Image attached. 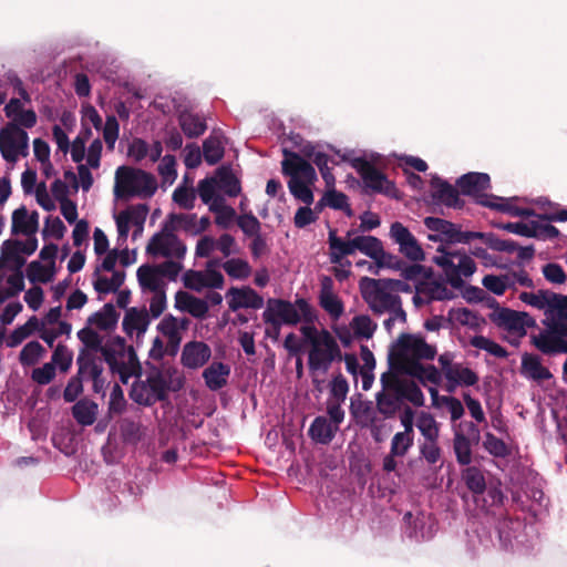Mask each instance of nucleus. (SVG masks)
Wrapping results in <instances>:
<instances>
[{"instance_id": "nucleus-9", "label": "nucleus", "mask_w": 567, "mask_h": 567, "mask_svg": "<svg viewBox=\"0 0 567 567\" xmlns=\"http://www.w3.org/2000/svg\"><path fill=\"white\" fill-rule=\"evenodd\" d=\"M29 151L28 133L17 124L8 123L0 130V153L8 163H16Z\"/></svg>"}, {"instance_id": "nucleus-55", "label": "nucleus", "mask_w": 567, "mask_h": 567, "mask_svg": "<svg viewBox=\"0 0 567 567\" xmlns=\"http://www.w3.org/2000/svg\"><path fill=\"white\" fill-rule=\"evenodd\" d=\"M51 363L65 373L70 370L73 362V352L63 343H59L52 353Z\"/></svg>"}, {"instance_id": "nucleus-2", "label": "nucleus", "mask_w": 567, "mask_h": 567, "mask_svg": "<svg viewBox=\"0 0 567 567\" xmlns=\"http://www.w3.org/2000/svg\"><path fill=\"white\" fill-rule=\"evenodd\" d=\"M284 159L281 162V172L289 176L288 188L291 195L306 205L313 203V193L310 188L317 181V173L313 166L300 154L284 148Z\"/></svg>"}, {"instance_id": "nucleus-11", "label": "nucleus", "mask_w": 567, "mask_h": 567, "mask_svg": "<svg viewBox=\"0 0 567 567\" xmlns=\"http://www.w3.org/2000/svg\"><path fill=\"white\" fill-rule=\"evenodd\" d=\"M175 226L166 223L161 233L155 234L147 244L146 251L152 256L183 258L186 246L174 234Z\"/></svg>"}, {"instance_id": "nucleus-30", "label": "nucleus", "mask_w": 567, "mask_h": 567, "mask_svg": "<svg viewBox=\"0 0 567 567\" xmlns=\"http://www.w3.org/2000/svg\"><path fill=\"white\" fill-rule=\"evenodd\" d=\"M150 322V315L145 308L140 310L133 307L126 310L122 327L127 336H132L134 331L140 336L146 332Z\"/></svg>"}, {"instance_id": "nucleus-34", "label": "nucleus", "mask_w": 567, "mask_h": 567, "mask_svg": "<svg viewBox=\"0 0 567 567\" xmlns=\"http://www.w3.org/2000/svg\"><path fill=\"white\" fill-rule=\"evenodd\" d=\"M99 405L89 399H81L72 406L74 420L82 426L92 425L97 415Z\"/></svg>"}, {"instance_id": "nucleus-7", "label": "nucleus", "mask_w": 567, "mask_h": 567, "mask_svg": "<svg viewBox=\"0 0 567 567\" xmlns=\"http://www.w3.org/2000/svg\"><path fill=\"white\" fill-rule=\"evenodd\" d=\"M389 289L385 280L369 277H363L360 280L362 298L375 315L386 312L395 303L398 305L400 296L391 293Z\"/></svg>"}, {"instance_id": "nucleus-53", "label": "nucleus", "mask_w": 567, "mask_h": 567, "mask_svg": "<svg viewBox=\"0 0 567 567\" xmlns=\"http://www.w3.org/2000/svg\"><path fill=\"white\" fill-rule=\"evenodd\" d=\"M470 344L474 348L485 350L489 354L496 357V358H506L508 355L507 350L499 346L498 343L494 342L493 340L484 337V336H474L470 340Z\"/></svg>"}, {"instance_id": "nucleus-14", "label": "nucleus", "mask_w": 567, "mask_h": 567, "mask_svg": "<svg viewBox=\"0 0 567 567\" xmlns=\"http://www.w3.org/2000/svg\"><path fill=\"white\" fill-rule=\"evenodd\" d=\"M353 166L362 178L365 188L370 189L372 193H379L392 197L396 196V187L394 183L389 181L386 176L372 163L358 158Z\"/></svg>"}, {"instance_id": "nucleus-21", "label": "nucleus", "mask_w": 567, "mask_h": 567, "mask_svg": "<svg viewBox=\"0 0 567 567\" xmlns=\"http://www.w3.org/2000/svg\"><path fill=\"white\" fill-rule=\"evenodd\" d=\"M296 305L301 313V320L307 323L300 327V332L303 336L306 342L310 346L321 340L322 333L329 332L327 329L318 330L315 327L317 320V313L311 305L305 298H298Z\"/></svg>"}, {"instance_id": "nucleus-40", "label": "nucleus", "mask_w": 567, "mask_h": 567, "mask_svg": "<svg viewBox=\"0 0 567 567\" xmlns=\"http://www.w3.org/2000/svg\"><path fill=\"white\" fill-rule=\"evenodd\" d=\"M472 442L462 431H455L453 449L456 461L461 465H470L472 462Z\"/></svg>"}, {"instance_id": "nucleus-24", "label": "nucleus", "mask_w": 567, "mask_h": 567, "mask_svg": "<svg viewBox=\"0 0 567 567\" xmlns=\"http://www.w3.org/2000/svg\"><path fill=\"white\" fill-rule=\"evenodd\" d=\"M227 296L231 297L228 301V306L233 311L240 308L260 309L264 306L262 297L250 287H231L228 290Z\"/></svg>"}, {"instance_id": "nucleus-57", "label": "nucleus", "mask_w": 567, "mask_h": 567, "mask_svg": "<svg viewBox=\"0 0 567 567\" xmlns=\"http://www.w3.org/2000/svg\"><path fill=\"white\" fill-rule=\"evenodd\" d=\"M236 223L247 237L252 238L261 234V224L251 212L238 216Z\"/></svg>"}, {"instance_id": "nucleus-20", "label": "nucleus", "mask_w": 567, "mask_h": 567, "mask_svg": "<svg viewBox=\"0 0 567 567\" xmlns=\"http://www.w3.org/2000/svg\"><path fill=\"white\" fill-rule=\"evenodd\" d=\"M431 198L434 204H442L450 208H462L464 202L460 198V192L449 182L433 176L431 179Z\"/></svg>"}, {"instance_id": "nucleus-63", "label": "nucleus", "mask_w": 567, "mask_h": 567, "mask_svg": "<svg viewBox=\"0 0 567 567\" xmlns=\"http://www.w3.org/2000/svg\"><path fill=\"white\" fill-rule=\"evenodd\" d=\"M56 369L51 362L44 363L40 368H34L31 372V380L39 385H47L54 380Z\"/></svg>"}, {"instance_id": "nucleus-8", "label": "nucleus", "mask_w": 567, "mask_h": 567, "mask_svg": "<svg viewBox=\"0 0 567 567\" xmlns=\"http://www.w3.org/2000/svg\"><path fill=\"white\" fill-rule=\"evenodd\" d=\"M533 344L547 355L567 353V315L555 317L550 331L534 336Z\"/></svg>"}, {"instance_id": "nucleus-19", "label": "nucleus", "mask_w": 567, "mask_h": 567, "mask_svg": "<svg viewBox=\"0 0 567 567\" xmlns=\"http://www.w3.org/2000/svg\"><path fill=\"white\" fill-rule=\"evenodd\" d=\"M319 305L333 320H338L344 312V305L334 293V284L329 276L320 280Z\"/></svg>"}, {"instance_id": "nucleus-28", "label": "nucleus", "mask_w": 567, "mask_h": 567, "mask_svg": "<svg viewBox=\"0 0 567 567\" xmlns=\"http://www.w3.org/2000/svg\"><path fill=\"white\" fill-rule=\"evenodd\" d=\"M445 379L447 381L445 390L450 393L454 392L457 386H473L480 380L475 371L462 363H455V367L446 372Z\"/></svg>"}, {"instance_id": "nucleus-17", "label": "nucleus", "mask_w": 567, "mask_h": 567, "mask_svg": "<svg viewBox=\"0 0 567 567\" xmlns=\"http://www.w3.org/2000/svg\"><path fill=\"white\" fill-rule=\"evenodd\" d=\"M390 235L399 245V250L408 259L419 262L425 259L424 251L412 233L401 223L391 225Z\"/></svg>"}, {"instance_id": "nucleus-23", "label": "nucleus", "mask_w": 567, "mask_h": 567, "mask_svg": "<svg viewBox=\"0 0 567 567\" xmlns=\"http://www.w3.org/2000/svg\"><path fill=\"white\" fill-rule=\"evenodd\" d=\"M456 186L463 195L476 197V202L481 199L484 190L491 187V178L486 173L471 172L462 175L456 181Z\"/></svg>"}, {"instance_id": "nucleus-32", "label": "nucleus", "mask_w": 567, "mask_h": 567, "mask_svg": "<svg viewBox=\"0 0 567 567\" xmlns=\"http://www.w3.org/2000/svg\"><path fill=\"white\" fill-rule=\"evenodd\" d=\"M78 372L76 374L82 377H99L103 373V367L101 360L95 353L81 349L76 358Z\"/></svg>"}, {"instance_id": "nucleus-58", "label": "nucleus", "mask_w": 567, "mask_h": 567, "mask_svg": "<svg viewBox=\"0 0 567 567\" xmlns=\"http://www.w3.org/2000/svg\"><path fill=\"white\" fill-rule=\"evenodd\" d=\"M152 395L145 381L135 382L130 391V398L143 406H151L155 403V399Z\"/></svg>"}, {"instance_id": "nucleus-46", "label": "nucleus", "mask_w": 567, "mask_h": 567, "mask_svg": "<svg viewBox=\"0 0 567 567\" xmlns=\"http://www.w3.org/2000/svg\"><path fill=\"white\" fill-rule=\"evenodd\" d=\"M466 487L473 493L481 495L486 489V482L482 471L476 466H468L462 473Z\"/></svg>"}, {"instance_id": "nucleus-64", "label": "nucleus", "mask_w": 567, "mask_h": 567, "mask_svg": "<svg viewBox=\"0 0 567 567\" xmlns=\"http://www.w3.org/2000/svg\"><path fill=\"white\" fill-rule=\"evenodd\" d=\"M349 392V384L341 372H338L330 382V394L338 402H344Z\"/></svg>"}, {"instance_id": "nucleus-22", "label": "nucleus", "mask_w": 567, "mask_h": 567, "mask_svg": "<svg viewBox=\"0 0 567 567\" xmlns=\"http://www.w3.org/2000/svg\"><path fill=\"white\" fill-rule=\"evenodd\" d=\"M212 357V350L203 341H189L182 351L181 362L185 368L198 369L205 365Z\"/></svg>"}, {"instance_id": "nucleus-16", "label": "nucleus", "mask_w": 567, "mask_h": 567, "mask_svg": "<svg viewBox=\"0 0 567 567\" xmlns=\"http://www.w3.org/2000/svg\"><path fill=\"white\" fill-rule=\"evenodd\" d=\"M396 371L401 375L417 379L424 385L426 382L440 385L442 381L441 372L433 364L424 365L415 359L405 358L404 355H400Z\"/></svg>"}, {"instance_id": "nucleus-44", "label": "nucleus", "mask_w": 567, "mask_h": 567, "mask_svg": "<svg viewBox=\"0 0 567 567\" xmlns=\"http://www.w3.org/2000/svg\"><path fill=\"white\" fill-rule=\"evenodd\" d=\"M353 246L355 250L361 251L373 260L378 259L383 248L381 240L373 236H357L353 238Z\"/></svg>"}, {"instance_id": "nucleus-60", "label": "nucleus", "mask_w": 567, "mask_h": 567, "mask_svg": "<svg viewBox=\"0 0 567 567\" xmlns=\"http://www.w3.org/2000/svg\"><path fill=\"white\" fill-rule=\"evenodd\" d=\"M483 446L495 457H506L509 454L506 443L489 432L485 434Z\"/></svg>"}, {"instance_id": "nucleus-45", "label": "nucleus", "mask_w": 567, "mask_h": 567, "mask_svg": "<svg viewBox=\"0 0 567 567\" xmlns=\"http://www.w3.org/2000/svg\"><path fill=\"white\" fill-rule=\"evenodd\" d=\"M225 154L224 146L218 136L212 134L203 143V156L209 165L217 164Z\"/></svg>"}, {"instance_id": "nucleus-31", "label": "nucleus", "mask_w": 567, "mask_h": 567, "mask_svg": "<svg viewBox=\"0 0 567 567\" xmlns=\"http://www.w3.org/2000/svg\"><path fill=\"white\" fill-rule=\"evenodd\" d=\"M178 124L188 138H196L207 130L206 118L203 115L183 111L178 114Z\"/></svg>"}, {"instance_id": "nucleus-27", "label": "nucleus", "mask_w": 567, "mask_h": 567, "mask_svg": "<svg viewBox=\"0 0 567 567\" xmlns=\"http://www.w3.org/2000/svg\"><path fill=\"white\" fill-rule=\"evenodd\" d=\"M39 215L33 212L28 214L25 206H21L12 213L11 234L32 236L38 231Z\"/></svg>"}, {"instance_id": "nucleus-38", "label": "nucleus", "mask_w": 567, "mask_h": 567, "mask_svg": "<svg viewBox=\"0 0 567 567\" xmlns=\"http://www.w3.org/2000/svg\"><path fill=\"white\" fill-rule=\"evenodd\" d=\"M337 431L338 426H333L326 417L318 416L310 425L309 435L318 443L329 444Z\"/></svg>"}, {"instance_id": "nucleus-5", "label": "nucleus", "mask_w": 567, "mask_h": 567, "mask_svg": "<svg viewBox=\"0 0 567 567\" xmlns=\"http://www.w3.org/2000/svg\"><path fill=\"white\" fill-rule=\"evenodd\" d=\"M437 251L440 256H435L433 261L440 266L453 288H461L463 286L464 277L472 276L476 270L474 260L465 252L461 251H447L444 246H440Z\"/></svg>"}, {"instance_id": "nucleus-6", "label": "nucleus", "mask_w": 567, "mask_h": 567, "mask_svg": "<svg viewBox=\"0 0 567 567\" xmlns=\"http://www.w3.org/2000/svg\"><path fill=\"white\" fill-rule=\"evenodd\" d=\"M342 360L341 349L330 332L322 333L321 340L310 346L308 369L310 374L327 373L334 361Z\"/></svg>"}, {"instance_id": "nucleus-29", "label": "nucleus", "mask_w": 567, "mask_h": 567, "mask_svg": "<svg viewBox=\"0 0 567 567\" xmlns=\"http://www.w3.org/2000/svg\"><path fill=\"white\" fill-rule=\"evenodd\" d=\"M171 371L167 370L164 373L159 368L153 365L151 367V371L146 378V385L148 386L152 396L157 401H165L167 399V392L169 391V381Z\"/></svg>"}, {"instance_id": "nucleus-49", "label": "nucleus", "mask_w": 567, "mask_h": 567, "mask_svg": "<svg viewBox=\"0 0 567 567\" xmlns=\"http://www.w3.org/2000/svg\"><path fill=\"white\" fill-rule=\"evenodd\" d=\"M223 269L226 274L239 280H245L251 275V267L248 261L241 258H231L223 264Z\"/></svg>"}, {"instance_id": "nucleus-33", "label": "nucleus", "mask_w": 567, "mask_h": 567, "mask_svg": "<svg viewBox=\"0 0 567 567\" xmlns=\"http://www.w3.org/2000/svg\"><path fill=\"white\" fill-rule=\"evenodd\" d=\"M230 373V368L223 362H213L203 372V378L206 385L217 391L227 384V378Z\"/></svg>"}, {"instance_id": "nucleus-47", "label": "nucleus", "mask_w": 567, "mask_h": 567, "mask_svg": "<svg viewBox=\"0 0 567 567\" xmlns=\"http://www.w3.org/2000/svg\"><path fill=\"white\" fill-rule=\"evenodd\" d=\"M54 268L42 265L38 260H33L28 265L27 277L30 282H42L47 284L53 279Z\"/></svg>"}, {"instance_id": "nucleus-26", "label": "nucleus", "mask_w": 567, "mask_h": 567, "mask_svg": "<svg viewBox=\"0 0 567 567\" xmlns=\"http://www.w3.org/2000/svg\"><path fill=\"white\" fill-rule=\"evenodd\" d=\"M329 244V257L332 264H339L341 266L351 267V261L346 260L342 261L346 256H350L354 254L355 247L353 246V238L349 240H343L342 238L337 236L336 229L329 230L328 236Z\"/></svg>"}, {"instance_id": "nucleus-48", "label": "nucleus", "mask_w": 567, "mask_h": 567, "mask_svg": "<svg viewBox=\"0 0 567 567\" xmlns=\"http://www.w3.org/2000/svg\"><path fill=\"white\" fill-rule=\"evenodd\" d=\"M484 241V244L495 250V251H505L512 254L517 251L519 245L512 239H501L493 233H482V237H477Z\"/></svg>"}, {"instance_id": "nucleus-3", "label": "nucleus", "mask_w": 567, "mask_h": 567, "mask_svg": "<svg viewBox=\"0 0 567 567\" xmlns=\"http://www.w3.org/2000/svg\"><path fill=\"white\" fill-rule=\"evenodd\" d=\"M157 189L155 177L145 171L120 166L115 173L114 194L116 197H151Z\"/></svg>"}, {"instance_id": "nucleus-18", "label": "nucleus", "mask_w": 567, "mask_h": 567, "mask_svg": "<svg viewBox=\"0 0 567 567\" xmlns=\"http://www.w3.org/2000/svg\"><path fill=\"white\" fill-rule=\"evenodd\" d=\"M519 298L522 301L538 309L548 307L550 311L556 312V317L567 315V296L558 295L549 290H539L537 293L522 292Z\"/></svg>"}, {"instance_id": "nucleus-51", "label": "nucleus", "mask_w": 567, "mask_h": 567, "mask_svg": "<svg viewBox=\"0 0 567 567\" xmlns=\"http://www.w3.org/2000/svg\"><path fill=\"white\" fill-rule=\"evenodd\" d=\"M416 426L420 430L421 434L424 436V441L439 440V424L432 414L424 412L421 413Z\"/></svg>"}, {"instance_id": "nucleus-41", "label": "nucleus", "mask_w": 567, "mask_h": 567, "mask_svg": "<svg viewBox=\"0 0 567 567\" xmlns=\"http://www.w3.org/2000/svg\"><path fill=\"white\" fill-rule=\"evenodd\" d=\"M159 277L155 266L143 265L137 269V279L142 289H148L153 292L163 290Z\"/></svg>"}, {"instance_id": "nucleus-25", "label": "nucleus", "mask_w": 567, "mask_h": 567, "mask_svg": "<svg viewBox=\"0 0 567 567\" xmlns=\"http://www.w3.org/2000/svg\"><path fill=\"white\" fill-rule=\"evenodd\" d=\"M79 340L84 344L83 349L91 351L93 353L100 352L106 363H111L113 350L111 344H107V341L103 343V338L96 332L94 329L90 327H84L83 329L78 331Z\"/></svg>"}, {"instance_id": "nucleus-36", "label": "nucleus", "mask_w": 567, "mask_h": 567, "mask_svg": "<svg viewBox=\"0 0 567 567\" xmlns=\"http://www.w3.org/2000/svg\"><path fill=\"white\" fill-rule=\"evenodd\" d=\"M522 371L536 381L549 380L553 377L550 371L542 365L540 358L530 353L522 357Z\"/></svg>"}, {"instance_id": "nucleus-42", "label": "nucleus", "mask_w": 567, "mask_h": 567, "mask_svg": "<svg viewBox=\"0 0 567 567\" xmlns=\"http://www.w3.org/2000/svg\"><path fill=\"white\" fill-rule=\"evenodd\" d=\"M47 353L45 348L39 341L28 342L19 353V362L22 367L35 365Z\"/></svg>"}, {"instance_id": "nucleus-59", "label": "nucleus", "mask_w": 567, "mask_h": 567, "mask_svg": "<svg viewBox=\"0 0 567 567\" xmlns=\"http://www.w3.org/2000/svg\"><path fill=\"white\" fill-rule=\"evenodd\" d=\"M351 327L357 337L369 339L373 336L377 324L369 316L360 315L352 319Z\"/></svg>"}, {"instance_id": "nucleus-62", "label": "nucleus", "mask_w": 567, "mask_h": 567, "mask_svg": "<svg viewBox=\"0 0 567 567\" xmlns=\"http://www.w3.org/2000/svg\"><path fill=\"white\" fill-rule=\"evenodd\" d=\"M413 436L405 432L395 433L391 441L392 455L404 456L413 445Z\"/></svg>"}, {"instance_id": "nucleus-54", "label": "nucleus", "mask_w": 567, "mask_h": 567, "mask_svg": "<svg viewBox=\"0 0 567 567\" xmlns=\"http://www.w3.org/2000/svg\"><path fill=\"white\" fill-rule=\"evenodd\" d=\"M483 286L497 296H502L508 287L514 286L511 275H486L482 280Z\"/></svg>"}, {"instance_id": "nucleus-50", "label": "nucleus", "mask_w": 567, "mask_h": 567, "mask_svg": "<svg viewBox=\"0 0 567 567\" xmlns=\"http://www.w3.org/2000/svg\"><path fill=\"white\" fill-rule=\"evenodd\" d=\"M478 204L495 209L497 212L507 213L512 216H514L515 209H520V207L513 205L511 199L498 197L495 195L482 196L481 199L478 200Z\"/></svg>"}, {"instance_id": "nucleus-61", "label": "nucleus", "mask_w": 567, "mask_h": 567, "mask_svg": "<svg viewBox=\"0 0 567 567\" xmlns=\"http://www.w3.org/2000/svg\"><path fill=\"white\" fill-rule=\"evenodd\" d=\"M328 207L343 210L348 216L352 215V209L348 203V196L344 193L331 189L324 193Z\"/></svg>"}, {"instance_id": "nucleus-4", "label": "nucleus", "mask_w": 567, "mask_h": 567, "mask_svg": "<svg viewBox=\"0 0 567 567\" xmlns=\"http://www.w3.org/2000/svg\"><path fill=\"white\" fill-rule=\"evenodd\" d=\"M113 349L112 361L106 363L113 374H118L123 384H126L132 377L142 375V364L133 346H127L123 337L115 336L107 340Z\"/></svg>"}, {"instance_id": "nucleus-1", "label": "nucleus", "mask_w": 567, "mask_h": 567, "mask_svg": "<svg viewBox=\"0 0 567 567\" xmlns=\"http://www.w3.org/2000/svg\"><path fill=\"white\" fill-rule=\"evenodd\" d=\"M382 389L375 394V409L384 420L393 419L404 408V401L414 406L424 405V394L420 386L399 371L390 370L381 375Z\"/></svg>"}, {"instance_id": "nucleus-56", "label": "nucleus", "mask_w": 567, "mask_h": 567, "mask_svg": "<svg viewBox=\"0 0 567 567\" xmlns=\"http://www.w3.org/2000/svg\"><path fill=\"white\" fill-rule=\"evenodd\" d=\"M454 319L462 326L480 331L486 323L485 319L467 308H460L454 312Z\"/></svg>"}, {"instance_id": "nucleus-13", "label": "nucleus", "mask_w": 567, "mask_h": 567, "mask_svg": "<svg viewBox=\"0 0 567 567\" xmlns=\"http://www.w3.org/2000/svg\"><path fill=\"white\" fill-rule=\"evenodd\" d=\"M423 223L429 230L437 233L445 244H468L482 237L481 231H462L458 225L440 217H425Z\"/></svg>"}, {"instance_id": "nucleus-39", "label": "nucleus", "mask_w": 567, "mask_h": 567, "mask_svg": "<svg viewBox=\"0 0 567 567\" xmlns=\"http://www.w3.org/2000/svg\"><path fill=\"white\" fill-rule=\"evenodd\" d=\"M118 431L121 439L126 444H137L143 436L142 424L130 417H123L118 421Z\"/></svg>"}, {"instance_id": "nucleus-12", "label": "nucleus", "mask_w": 567, "mask_h": 567, "mask_svg": "<svg viewBox=\"0 0 567 567\" xmlns=\"http://www.w3.org/2000/svg\"><path fill=\"white\" fill-rule=\"evenodd\" d=\"M495 310L489 313V320L497 327L520 336L526 333V327H534L535 320L526 312H518L508 308H501L495 299L489 303Z\"/></svg>"}, {"instance_id": "nucleus-35", "label": "nucleus", "mask_w": 567, "mask_h": 567, "mask_svg": "<svg viewBox=\"0 0 567 567\" xmlns=\"http://www.w3.org/2000/svg\"><path fill=\"white\" fill-rule=\"evenodd\" d=\"M120 313L112 303H105L101 311L89 317L87 323L96 326L100 330L109 331L116 327Z\"/></svg>"}, {"instance_id": "nucleus-10", "label": "nucleus", "mask_w": 567, "mask_h": 567, "mask_svg": "<svg viewBox=\"0 0 567 567\" xmlns=\"http://www.w3.org/2000/svg\"><path fill=\"white\" fill-rule=\"evenodd\" d=\"M435 354V347L426 343L423 338L403 333L399 338L396 352L390 355V368L392 370L398 369L400 355L415 359L420 362L422 359L433 360Z\"/></svg>"}, {"instance_id": "nucleus-52", "label": "nucleus", "mask_w": 567, "mask_h": 567, "mask_svg": "<svg viewBox=\"0 0 567 567\" xmlns=\"http://www.w3.org/2000/svg\"><path fill=\"white\" fill-rule=\"evenodd\" d=\"M125 274L123 271H113L111 278L99 277L94 282V289L99 293L115 292L124 284Z\"/></svg>"}, {"instance_id": "nucleus-37", "label": "nucleus", "mask_w": 567, "mask_h": 567, "mask_svg": "<svg viewBox=\"0 0 567 567\" xmlns=\"http://www.w3.org/2000/svg\"><path fill=\"white\" fill-rule=\"evenodd\" d=\"M216 182L217 187L221 192H224L229 197H236L241 192V186L239 179L233 173V171L228 167H219L216 171Z\"/></svg>"}, {"instance_id": "nucleus-15", "label": "nucleus", "mask_w": 567, "mask_h": 567, "mask_svg": "<svg viewBox=\"0 0 567 567\" xmlns=\"http://www.w3.org/2000/svg\"><path fill=\"white\" fill-rule=\"evenodd\" d=\"M301 313L296 305L284 299L270 298L262 313V320L267 324H276L278 322L287 326H296L301 321Z\"/></svg>"}, {"instance_id": "nucleus-43", "label": "nucleus", "mask_w": 567, "mask_h": 567, "mask_svg": "<svg viewBox=\"0 0 567 567\" xmlns=\"http://www.w3.org/2000/svg\"><path fill=\"white\" fill-rule=\"evenodd\" d=\"M419 284V291L429 299V301L433 300H446L452 297V292L447 289L444 284L437 281H427V279L422 280Z\"/></svg>"}]
</instances>
